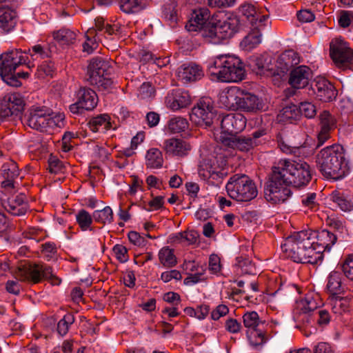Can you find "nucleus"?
Here are the masks:
<instances>
[{
	"mask_svg": "<svg viewBox=\"0 0 353 353\" xmlns=\"http://www.w3.org/2000/svg\"><path fill=\"white\" fill-rule=\"evenodd\" d=\"M336 240V235L327 230H302L288 236L281 249L294 262L316 264Z\"/></svg>",
	"mask_w": 353,
	"mask_h": 353,
	"instance_id": "1",
	"label": "nucleus"
},
{
	"mask_svg": "<svg viewBox=\"0 0 353 353\" xmlns=\"http://www.w3.org/2000/svg\"><path fill=\"white\" fill-rule=\"evenodd\" d=\"M315 162L319 172L327 179L341 180L350 172L348 161L341 145L333 144L321 150L316 155Z\"/></svg>",
	"mask_w": 353,
	"mask_h": 353,
	"instance_id": "2",
	"label": "nucleus"
},
{
	"mask_svg": "<svg viewBox=\"0 0 353 353\" xmlns=\"http://www.w3.org/2000/svg\"><path fill=\"white\" fill-rule=\"evenodd\" d=\"M219 101L225 108L245 112H256L263 109L261 100L254 94L237 86L221 92Z\"/></svg>",
	"mask_w": 353,
	"mask_h": 353,
	"instance_id": "3",
	"label": "nucleus"
},
{
	"mask_svg": "<svg viewBox=\"0 0 353 353\" xmlns=\"http://www.w3.org/2000/svg\"><path fill=\"white\" fill-rule=\"evenodd\" d=\"M208 68L210 74L221 82H239L245 77L244 63L236 56L219 55Z\"/></svg>",
	"mask_w": 353,
	"mask_h": 353,
	"instance_id": "4",
	"label": "nucleus"
},
{
	"mask_svg": "<svg viewBox=\"0 0 353 353\" xmlns=\"http://www.w3.org/2000/svg\"><path fill=\"white\" fill-rule=\"evenodd\" d=\"M26 59L20 49H13L0 55V75L5 83L13 87L21 85L20 79H27L29 73H16L15 70L19 65L26 63Z\"/></svg>",
	"mask_w": 353,
	"mask_h": 353,
	"instance_id": "5",
	"label": "nucleus"
},
{
	"mask_svg": "<svg viewBox=\"0 0 353 353\" xmlns=\"http://www.w3.org/2000/svg\"><path fill=\"white\" fill-rule=\"evenodd\" d=\"M292 195L290 184L278 166H273L264 183V198L272 204L286 201Z\"/></svg>",
	"mask_w": 353,
	"mask_h": 353,
	"instance_id": "6",
	"label": "nucleus"
},
{
	"mask_svg": "<svg viewBox=\"0 0 353 353\" xmlns=\"http://www.w3.org/2000/svg\"><path fill=\"white\" fill-rule=\"evenodd\" d=\"M225 188L228 196L239 202L250 201L258 194L255 183L245 174H233L228 181Z\"/></svg>",
	"mask_w": 353,
	"mask_h": 353,
	"instance_id": "7",
	"label": "nucleus"
},
{
	"mask_svg": "<svg viewBox=\"0 0 353 353\" xmlns=\"http://www.w3.org/2000/svg\"><path fill=\"white\" fill-rule=\"evenodd\" d=\"M278 167L290 185L298 188L305 186L312 179L311 167L305 161L281 160L279 162Z\"/></svg>",
	"mask_w": 353,
	"mask_h": 353,
	"instance_id": "8",
	"label": "nucleus"
},
{
	"mask_svg": "<svg viewBox=\"0 0 353 353\" xmlns=\"http://www.w3.org/2000/svg\"><path fill=\"white\" fill-rule=\"evenodd\" d=\"M17 277L22 281L39 283L43 279L49 281L53 285H59L61 279L52 272V268L44 263H26L18 268Z\"/></svg>",
	"mask_w": 353,
	"mask_h": 353,
	"instance_id": "9",
	"label": "nucleus"
},
{
	"mask_svg": "<svg viewBox=\"0 0 353 353\" xmlns=\"http://www.w3.org/2000/svg\"><path fill=\"white\" fill-rule=\"evenodd\" d=\"M110 70V62L101 57L92 58L88 67V81L90 84L97 86L99 90H109L113 81L109 77Z\"/></svg>",
	"mask_w": 353,
	"mask_h": 353,
	"instance_id": "10",
	"label": "nucleus"
},
{
	"mask_svg": "<svg viewBox=\"0 0 353 353\" xmlns=\"http://www.w3.org/2000/svg\"><path fill=\"white\" fill-rule=\"evenodd\" d=\"M190 120L196 125L205 128L213 127L219 123L221 116L214 107L213 101L209 97H202L192 109Z\"/></svg>",
	"mask_w": 353,
	"mask_h": 353,
	"instance_id": "11",
	"label": "nucleus"
},
{
	"mask_svg": "<svg viewBox=\"0 0 353 353\" xmlns=\"http://www.w3.org/2000/svg\"><path fill=\"white\" fill-rule=\"evenodd\" d=\"M243 325L248 329L247 336L250 344L256 350H261L268 341L264 331L265 321L260 319L255 311L247 312L243 316Z\"/></svg>",
	"mask_w": 353,
	"mask_h": 353,
	"instance_id": "12",
	"label": "nucleus"
},
{
	"mask_svg": "<svg viewBox=\"0 0 353 353\" xmlns=\"http://www.w3.org/2000/svg\"><path fill=\"white\" fill-rule=\"evenodd\" d=\"M50 109L38 107L30 110L28 117H25L24 122L32 129L46 132H50L58 125V119L52 117Z\"/></svg>",
	"mask_w": 353,
	"mask_h": 353,
	"instance_id": "13",
	"label": "nucleus"
},
{
	"mask_svg": "<svg viewBox=\"0 0 353 353\" xmlns=\"http://www.w3.org/2000/svg\"><path fill=\"white\" fill-rule=\"evenodd\" d=\"M25 101L19 92L8 93L0 99V123L9 117H20Z\"/></svg>",
	"mask_w": 353,
	"mask_h": 353,
	"instance_id": "14",
	"label": "nucleus"
},
{
	"mask_svg": "<svg viewBox=\"0 0 353 353\" xmlns=\"http://www.w3.org/2000/svg\"><path fill=\"white\" fill-rule=\"evenodd\" d=\"M330 55L339 68L344 67L353 60V50L341 38H336L330 42Z\"/></svg>",
	"mask_w": 353,
	"mask_h": 353,
	"instance_id": "15",
	"label": "nucleus"
},
{
	"mask_svg": "<svg viewBox=\"0 0 353 353\" xmlns=\"http://www.w3.org/2000/svg\"><path fill=\"white\" fill-rule=\"evenodd\" d=\"M312 90L316 100L323 103H330L336 99L338 91L328 80L321 78L311 85Z\"/></svg>",
	"mask_w": 353,
	"mask_h": 353,
	"instance_id": "16",
	"label": "nucleus"
},
{
	"mask_svg": "<svg viewBox=\"0 0 353 353\" xmlns=\"http://www.w3.org/2000/svg\"><path fill=\"white\" fill-rule=\"evenodd\" d=\"M1 175L3 180L1 188L5 192L11 194L15 192V180L19 175V170L16 162L10 160L3 164Z\"/></svg>",
	"mask_w": 353,
	"mask_h": 353,
	"instance_id": "17",
	"label": "nucleus"
},
{
	"mask_svg": "<svg viewBox=\"0 0 353 353\" xmlns=\"http://www.w3.org/2000/svg\"><path fill=\"white\" fill-rule=\"evenodd\" d=\"M320 130L317 136L316 148H319L330 138L331 132L336 128V119L327 110H323L319 116Z\"/></svg>",
	"mask_w": 353,
	"mask_h": 353,
	"instance_id": "18",
	"label": "nucleus"
},
{
	"mask_svg": "<svg viewBox=\"0 0 353 353\" xmlns=\"http://www.w3.org/2000/svg\"><path fill=\"white\" fill-rule=\"evenodd\" d=\"M223 13L214 17L216 28H218L219 35L221 40H224L232 37L239 30L240 21L236 16L230 15L225 19L221 17Z\"/></svg>",
	"mask_w": 353,
	"mask_h": 353,
	"instance_id": "19",
	"label": "nucleus"
},
{
	"mask_svg": "<svg viewBox=\"0 0 353 353\" xmlns=\"http://www.w3.org/2000/svg\"><path fill=\"white\" fill-rule=\"evenodd\" d=\"M219 122L223 131L230 136H235L246 125V119L240 113L228 114L221 118Z\"/></svg>",
	"mask_w": 353,
	"mask_h": 353,
	"instance_id": "20",
	"label": "nucleus"
},
{
	"mask_svg": "<svg viewBox=\"0 0 353 353\" xmlns=\"http://www.w3.org/2000/svg\"><path fill=\"white\" fill-rule=\"evenodd\" d=\"M3 201V206L6 210L14 216L24 215L29 210L28 200L25 194H12Z\"/></svg>",
	"mask_w": 353,
	"mask_h": 353,
	"instance_id": "21",
	"label": "nucleus"
},
{
	"mask_svg": "<svg viewBox=\"0 0 353 353\" xmlns=\"http://www.w3.org/2000/svg\"><path fill=\"white\" fill-rule=\"evenodd\" d=\"M176 73L178 78L184 83L199 81L204 76L201 67L192 63L183 64L178 68Z\"/></svg>",
	"mask_w": 353,
	"mask_h": 353,
	"instance_id": "22",
	"label": "nucleus"
},
{
	"mask_svg": "<svg viewBox=\"0 0 353 353\" xmlns=\"http://www.w3.org/2000/svg\"><path fill=\"white\" fill-rule=\"evenodd\" d=\"M222 142L225 146L241 152H249L259 143L250 137L236 135L224 137Z\"/></svg>",
	"mask_w": 353,
	"mask_h": 353,
	"instance_id": "23",
	"label": "nucleus"
},
{
	"mask_svg": "<svg viewBox=\"0 0 353 353\" xmlns=\"http://www.w3.org/2000/svg\"><path fill=\"white\" fill-rule=\"evenodd\" d=\"M199 174L205 179L210 180V182L214 185H219L222 183V180L227 175L226 172L215 170L210 163L209 159H203L199 165Z\"/></svg>",
	"mask_w": 353,
	"mask_h": 353,
	"instance_id": "24",
	"label": "nucleus"
},
{
	"mask_svg": "<svg viewBox=\"0 0 353 353\" xmlns=\"http://www.w3.org/2000/svg\"><path fill=\"white\" fill-rule=\"evenodd\" d=\"M163 148L170 155L183 157L191 150L190 144L182 139L170 138L165 140Z\"/></svg>",
	"mask_w": 353,
	"mask_h": 353,
	"instance_id": "25",
	"label": "nucleus"
},
{
	"mask_svg": "<svg viewBox=\"0 0 353 353\" xmlns=\"http://www.w3.org/2000/svg\"><path fill=\"white\" fill-rule=\"evenodd\" d=\"M311 77V70L305 65H300L290 71L288 83L294 88H303L305 87Z\"/></svg>",
	"mask_w": 353,
	"mask_h": 353,
	"instance_id": "26",
	"label": "nucleus"
},
{
	"mask_svg": "<svg viewBox=\"0 0 353 353\" xmlns=\"http://www.w3.org/2000/svg\"><path fill=\"white\" fill-rule=\"evenodd\" d=\"M190 102L189 92L181 89L173 90L165 98L167 105L174 110L185 108Z\"/></svg>",
	"mask_w": 353,
	"mask_h": 353,
	"instance_id": "27",
	"label": "nucleus"
},
{
	"mask_svg": "<svg viewBox=\"0 0 353 353\" xmlns=\"http://www.w3.org/2000/svg\"><path fill=\"white\" fill-rule=\"evenodd\" d=\"M78 104L85 110H92L97 105L98 97L96 92L90 88L82 87L77 92Z\"/></svg>",
	"mask_w": 353,
	"mask_h": 353,
	"instance_id": "28",
	"label": "nucleus"
},
{
	"mask_svg": "<svg viewBox=\"0 0 353 353\" xmlns=\"http://www.w3.org/2000/svg\"><path fill=\"white\" fill-rule=\"evenodd\" d=\"M210 17V11L206 8L194 10L185 27L189 32L198 31L208 23Z\"/></svg>",
	"mask_w": 353,
	"mask_h": 353,
	"instance_id": "29",
	"label": "nucleus"
},
{
	"mask_svg": "<svg viewBox=\"0 0 353 353\" xmlns=\"http://www.w3.org/2000/svg\"><path fill=\"white\" fill-rule=\"evenodd\" d=\"M198 32L199 34L208 43L217 44L221 42L214 17H213L211 21L207 23Z\"/></svg>",
	"mask_w": 353,
	"mask_h": 353,
	"instance_id": "30",
	"label": "nucleus"
},
{
	"mask_svg": "<svg viewBox=\"0 0 353 353\" xmlns=\"http://www.w3.org/2000/svg\"><path fill=\"white\" fill-rule=\"evenodd\" d=\"M87 125L93 132L105 133L112 128L110 117L107 114H99L91 118Z\"/></svg>",
	"mask_w": 353,
	"mask_h": 353,
	"instance_id": "31",
	"label": "nucleus"
},
{
	"mask_svg": "<svg viewBox=\"0 0 353 353\" xmlns=\"http://www.w3.org/2000/svg\"><path fill=\"white\" fill-rule=\"evenodd\" d=\"M16 12L9 8L0 7V28L5 32L11 31L16 26Z\"/></svg>",
	"mask_w": 353,
	"mask_h": 353,
	"instance_id": "32",
	"label": "nucleus"
},
{
	"mask_svg": "<svg viewBox=\"0 0 353 353\" xmlns=\"http://www.w3.org/2000/svg\"><path fill=\"white\" fill-rule=\"evenodd\" d=\"M352 296H339L338 294L332 296L330 301L333 312L341 314L349 312L352 307Z\"/></svg>",
	"mask_w": 353,
	"mask_h": 353,
	"instance_id": "33",
	"label": "nucleus"
},
{
	"mask_svg": "<svg viewBox=\"0 0 353 353\" xmlns=\"http://www.w3.org/2000/svg\"><path fill=\"white\" fill-rule=\"evenodd\" d=\"M295 53L289 51L281 54L276 60V67L277 68V74L284 76L293 67V57Z\"/></svg>",
	"mask_w": 353,
	"mask_h": 353,
	"instance_id": "34",
	"label": "nucleus"
},
{
	"mask_svg": "<svg viewBox=\"0 0 353 353\" xmlns=\"http://www.w3.org/2000/svg\"><path fill=\"white\" fill-rule=\"evenodd\" d=\"M149 0H120L119 6L122 12L134 14L143 10Z\"/></svg>",
	"mask_w": 353,
	"mask_h": 353,
	"instance_id": "35",
	"label": "nucleus"
},
{
	"mask_svg": "<svg viewBox=\"0 0 353 353\" xmlns=\"http://www.w3.org/2000/svg\"><path fill=\"white\" fill-rule=\"evenodd\" d=\"M280 121L292 123L301 118V113L299 111L298 105L290 103L282 108L279 114Z\"/></svg>",
	"mask_w": 353,
	"mask_h": 353,
	"instance_id": "36",
	"label": "nucleus"
},
{
	"mask_svg": "<svg viewBox=\"0 0 353 353\" xmlns=\"http://www.w3.org/2000/svg\"><path fill=\"white\" fill-rule=\"evenodd\" d=\"M158 256L161 264L165 268H172L177 264V259L174 255V250L168 246L162 248L159 252Z\"/></svg>",
	"mask_w": 353,
	"mask_h": 353,
	"instance_id": "37",
	"label": "nucleus"
},
{
	"mask_svg": "<svg viewBox=\"0 0 353 353\" xmlns=\"http://www.w3.org/2000/svg\"><path fill=\"white\" fill-rule=\"evenodd\" d=\"M341 283V274L336 271L332 272L329 275L327 284V291L332 296L339 294L343 291Z\"/></svg>",
	"mask_w": 353,
	"mask_h": 353,
	"instance_id": "38",
	"label": "nucleus"
},
{
	"mask_svg": "<svg viewBox=\"0 0 353 353\" xmlns=\"http://www.w3.org/2000/svg\"><path fill=\"white\" fill-rule=\"evenodd\" d=\"M177 4L174 0H170L163 8V14L169 25L174 27L178 21Z\"/></svg>",
	"mask_w": 353,
	"mask_h": 353,
	"instance_id": "39",
	"label": "nucleus"
},
{
	"mask_svg": "<svg viewBox=\"0 0 353 353\" xmlns=\"http://www.w3.org/2000/svg\"><path fill=\"white\" fill-rule=\"evenodd\" d=\"M146 165L150 168H159L162 166L163 159L161 152L157 148L150 149L146 154Z\"/></svg>",
	"mask_w": 353,
	"mask_h": 353,
	"instance_id": "40",
	"label": "nucleus"
},
{
	"mask_svg": "<svg viewBox=\"0 0 353 353\" xmlns=\"http://www.w3.org/2000/svg\"><path fill=\"white\" fill-rule=\"evenodd\" d=\"M332 201L335 203L342 211L348 212L352 210L353 203L347 196L339 191H334L331 195Z\"/></svg>",
	"mask_w": 353,
	"mask_h": 353,
	"instance_id": "41",
	"label": "nucleus"
},
{
	"mask_svg": "<svg viewBox=\"0 0 353 353\" xmlns=\"http://www.w3.org/2000/svg\"><path fill=\"white\" fill-rule=\"evenodd\" d=\"M92 216L95 222L105 225L113 221L114 214L112 208L110 206H106L102 210L94 211Z\"/></svg>",
	"mask_w": 353,
	"mask_h": 353,
	"instance_id": "42",
	"label": "nucleus"
},
{
	"mask_svg": "<svg viewBox=\"0 0 353 353\" xmlns=\"http://www.w3.org/2000/svg\"><path fill=\"white\" fill-rule=\"evenodd\" d=\"M239 12L250 21L252 26L256 25L260 12L256 10L254 5L251 3L241 5L239 8Z\"/></svg>",
	"mask_w": 353,
	"mask_h": 353,
	"instance_id": "43",
	"label": "nucleus"
},
{
	"mask_svg": "<svg viewBox=\"0 0 353 353\" xmlns=\"http://www.w3.org/2000/svg\"><path fill=\"white\" fill-rule=\"evenodd\" d=\"M93 220L92 214L91 215L84 209L79 210L76 214V221L82 231L93 230L91 228Z\"/></svg>",
	"mask_w": 353,
	"mask_h": 353,
	"instance_id": "44",
	"label": "nucleus"
},
{
	"mask_svg": "<svg viewBox=\"0 0 353 353\" xmlns=\"http://www.w3.org/2000/svg\"><path fill=\"white\" fill-rule=\"evenodd\" d=\"M52 47L50 45L37 44L32 47V50L28 49V53L32 59L36 58L45 59L52 56ZM26 53V52H25Z\"/></svg>",
	"mask_w": 353,
	"mask_h": 353,
	"instance_id": "45",
	"label": "nucleus"
},
{
	"mask_svg": "<svg viewBox=\"0 0 353 353\" xmlns=\"http://www.w3.org/2000/svg\"><path fill=\"white\" fill-rule=\"evenodd\" d=\"M54 39L61 45H69L76 39L74 32L68 29H61L53 33Z\"/></svg>",
	"mask_w": 353,
	"mask_h": 353,
	"instance_id": "46",
	"label": "nucleus"
},
{
	"mask_svg": "<svg viewBox=\"0 0 353 353\" xmlns=\"http://www.w3.org/2000/svg\"><path fill=\"white\" fill-rule=\"evenodd\" d=\"M188 121L181 117H174L168 123V128L172 133H179L185 131L188 128Z\"/></svg>",
	"mask_w": 353,
	"mask_h": 353,
	"instance_id": "47",
	"label": "nucleus"
},
{
	"mask_svg": "<svg viewBox=\"0 0 353 353\" xmlns=\"http://www.w3.org/2000/svg\"><path fill=\"white\" fill-rule=\"evenodd\" d=\"M236 265L241 269L243 274L253 275L257 274L255 264L249 258L240 256L236 257Z\"/></svg>",
	"mask_w": 353,
	"mask_h": 353,
	"instance_id": "48",
	"label": "nucleus"
},
{
	"mask_svg": "<svg viewBox=\"0 0 353 353\" xmlns=\"http://www.w3.org/2000/svg\"><path fill=\"white\" fill-rule=\"evenodd\" d=\"M250 65L252 68V70L257 74H261L264 70H269V63L267 61V57L265 55L253 57L250 59Z\"/></svg>",
	"mask_w": 353,
	"mask_h": 353,
	"instance_id": "49",
	"label": "nucleus"
},
{
	"mask_svg": "<svg viewBox=\"0 0 353 353\" xmlns=\"http://www.w3.org/2000/svg\"><path fill=\"white\" fill-rule=\"evenodd\" d=\"M308 299H303L296 303V307L294 311V318L297 321L309 322L307 315Z\"/></svg>",
	"mask_w": 353,
	"mask_h": 353,
	"instance_id": "50",
	"label": "nucleus"
},
{
	"mask_svg": "<svg viewBox=\"0 0 353 353\" xmlns=\"http://www.w3.org/2000/svg\"><path fill=\"white\" fill-rule=\"evenodd\" d=\"M74 322V316L71 313H67L57 323V332L61 336H65L69 330L70 326Z\"/></svg>",
	"mask_w": 353,
	"mask_h": 353,
	"instance_id": "51",
	"label": "nucleus"
},
{
	"mask_svg": "<svg viewBox=\"0 0 353 353\" xmlns=\"http://www.w3.org/2000/svg\"><path fill=\"white\" fill-rule=\"evenodd\" d=\"M261 41V34L259 32H252L244 37L241 42V46L245 50H251L259 44Z\"/></svg>",
	"mask_w": 353,
	"mask_h": 353,
	"instance_id": "52",
	"label": "nucleus"
},
{
	"mask_svg": "<svg viewBox=\"0 0 353 353\" xmlns=\"http://www.w3.org/2000/svg\"><path fill=\"white\" fill-rule=\"evenodd\" d=\"M299 111L301 115H304L306 118L312 119L316 114V106L310 102H301L298 105Z\"/></svg>",
	"mask_w": 353,
	"mask_h": 353,
	"instance_id": "53",
	"label": "nucleus"
},
{
	"mask_svg": "<svg viewBox=\"0 0 353 353\" xmlns=\"http://www.w3.org/2000/svg\"><path fill=\"white\" fill-rule=\"evenodd\" d=\"M65 163L55 157H50L48 160L49 172L54 174L64 173L65 170Z\"/></svg>",
	"mask_w": 353,
	"mask_h": 353,
	"instance_id": "54",
	"label": "nucleus"
},
{
	"mask_svg": "<svg viewBox=\"0 0 353 353\" xmlns=\"http://www.w3.org/2000/svg\"><path fill=\"white\" fill-rule=\"evenodd\" d=\"M276 140L278 143V145L280 149L285 153L287 154H296V153H299L300 148L299 147H292L288 144L282 137L281 134L279 133L276 136Z\"/></svg>",
	"mask_w": 353,
	"mask_h": 353,
	"instance_id": "55",
	"label": "nucleus"
},
{
	"mask_svg": "<svg viewBox=\"0 0 353 353\" xmlns=\"http://www.w3.org/2000/svg\"><path fill=\"white\" fill-rule=\"evenodd\" d=\"M327 225L333 229L336 230L341 233L346 232L345 225V221L339 219L338 217H328L326 220Z\"/></svg>",
	"mask_w": 353,
	"mask_h": 353,
	"instance_id": "56",
	"label": "nucleus"
},
{
	"mask_svg": "<svg viewBox=\"0 0 353 353\" xmlns=\"http://www.w3.org/2000/svg\"><path fill=\"white\" fill-rule=\"evenodd\" d=\"M316 194L314 192L309 193L306 196H302V204L312 210H316L318 207V203L316 201Z\"/></svg>",
	"mask_w": 353,
	"mask_h": 353,
	"instance_id": "57",
	"label": "nucleus"
},
{
	"mask_svg": "<svg viewBox=\"0 0 353 353\" xmlns=\"http://www.w3.org/2000/svg\"><path fill=\"white\" fill-rule=\"evenodd\" d=\"M342 271L344 275L353 281V254L348 256L342 265Z\"/></svg>",
	"mask_w": 353,
	"mask_h": 353,
	"instance_id": "58",
	"label": "nucleus"
},
{
	"mask_svg": "<svg viewBox=\"0 0 353 353\" xmlns=\"http://www.w3.org/2000/svg\"><path fill=\"white\" fill-rule=\"evenodd\" d=\"M179 235L181 237H184V241H187L189 245H193L199 243V234L196 230H192L179 232Z\"/></svg>",
	"mask_w": 353,
	"mask_h": 353,
	"instance_id": "59",
	"label": "nucleus"
},
{
	"mask_svg": "<svg viewBox=\"0 0 353 353\" xmlns=\"http://www.w3.org/2000/svg\"><path fill=\"white\" fill-rule=\"evenodd\" d=\"M113 252L120 262L124 263L128 260V250L125 246L117 244L113 247Z\"/></svg>",
	"mask_w": 353,
	"mask_h": 353,
	"instance_id": "60",
	"label": "nucleus"
},
{
	"mask_svg": "<svg viewBox=\"0 0 353 353\" xmlns=\"http://www.w3.org/2000/svg\"><path fill=\"white\" fill-rule=\"evenodd\" d=\"M205 272V269L203 267H201V271L196 272L194 274H190L188 277H186L183 283L185 285H191L199 283V281H203L204 279L202 277Z\"/></svg>",
	"mask_w": 353,
	"mask_h": 353,
	"instance_id": "61",
	"label": "nucleus"
},
{
	"mask_svg": "<svg viewBox=\"0 0 353 353\" xmlns=\"http://www.w3.org/2000/svg\"><path fill=\"white\" fill-rule=\"evenodd\" d=\"M161 279L163 282L168 283L172 279L180 281L182 279V276L179 271L176 270H172L163 272L161 274Z\"/></svg>",
	"mask_w": 353,
	"mask_h": 353,
	"instance_id": "62",
	"label": "nucleus"
},
{
	"mask_svg": "<svg viewBox=\"0 0 353 353\" xmlns=\"http://www.w3.org/2000/svg\"><path fill=\"white\" fill-rule=\"evenodd\" d=\"M225 327L228 332L235 334L241 330V325L236 319L230 318L226 320Z\"/></svg>",
	"mask_w": 353,
	"mask_h": 353,
	"instance_id": "63",
	"label": "nucleus"
},
{
	"mask_svg": "<svg viewBox=\"0 0 353 353\" xmlns=\"http://www.w3.org/2000/svg\"><path fill=\"white\" fill-rule=\"evenodd\" d=\"M314 353H334L332 346L325 342L319 343L316 345L313 350Z\"/></svg>",
	"mask_w": 353,
	"mask_h": 353,
	"instance_id": "64",
	"label": "nucleus"
}]
</instances>
